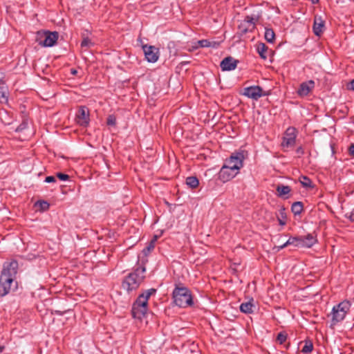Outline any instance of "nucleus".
I'll use <instances>...</instances> for the list:
<instances>
[{"mask_svg": "<svg viewBox=\"0 0 354 354\" xmlns=\"http://www.w3.org/2000/svg\"><path fill=\"white\" fill-rule=\"evenodd\" d=\"M147 259H143L140 263V257H138V263L136 268L127 276L124 277L122 282V287L127 290L128 293L137 290L145 278L146 267L145 263Z\"/></svg>", "mask_w": 354, "mask_h": 354, "instance_id": "obj_1", "label": "nucleus"}, {"mask_svg": "<svg viewBox=\"0 0 354 354\" xmlns=\"http://www.w3.org/2000/svg\"><path fill=\"white\" fill-rule=\"evenodd\" d=\"M156 292V289L150 288L139 295L131 308V315L133 318L142 319L145 316L148 310V300L150 296Z\"/></svg>", "mask_w": 354, "mask_h": 354, "instance_id": "obj_2", "label": "nucleus"}, {"mask_svg": "<svg viewBox=\"0 0 354 354\" xmlns=\"http://www.w3.org/2000/svg\"><path fill=\"white\" fill-rule=\"evenodd\" d=\"M174 304L180 308H187L194 306L191 290L181 283H176L172 292Z\"/></svg>", "mask_w": 354, "mask_h": 354, "instance_id": "obj_3", "label": "nucleus"}, {"mask_svg": "<svg viewBox=\"0 0 354 354\" xmlns=\"http://www.w3.org/2000/svg\"><path fill=\"white\" fill-rule=\"evenodd\" d=\"M317 241L316 236L312 234H308L306 236H290L286 242L282 245L276 246L277 251H279L288 245H292L298 248H311Z\"/></svg>", "mask_w": 354, "mask_h": 354, "instance_id": "obj_4", "label": "nucleus"}, {"mask_svg": "<svg viewBox=\"0 0 354 354\" xmlns=\"http://www.w3.org/2000/svg\"><path fill=\"white\" fill-rule=\"evenodd\" d=\"M351 304L348 300H344L333 306L331 313L328 315L330 319V326L342 322L350 311Z\"/></svg>", "mask_w": 354, "mask_h": 354, "instance_id": "obj_5", "label": "nucleus"}, {"mask_svg": "<svg viewBox=\"0 0 354 354\" xmlns=\"http://www.w3.org/2000/svg\"><path fill=\"white\" fill-rule=\"evenodd\" d=\"M58 38L57 31L39 30L37 32L35 41L42 46L51 47L57 43Z\"/></svg>", "mask_w": 354, "mask_h": 354, "instance_id": "obj_6", "label": "nucleus"}, {"mask_svg": "<svg viewBox=\"0 0 354 354\" xmlns=\"http://www.w3.org/2000/svg\"><path fill=\"white\" fill-rule=\"evenodd\" d=\"M261 17V14L247 15L238 26L241 35L251 32L256 28V24Z\"/></svg>", "mask_w": 354, "mask_h": 354, "instance_id": "obj_7", "label": "nucleus"}, {"mask_svg": "<svg viewBox=\"0 0 354 354\" xmlns=\"http://www.w3.org/2000/svg\"><path fill=\"white\" fill-rule=\"evenodd\" d=\"M246 153L244 150L235 151L232 153L230 156L225 160V165L228 167H232L234 165L237 167V170L240 169L243 167V161L245 158V153Z\"/></svg>", "mask_w": 354, "mask_h": 354, "instance_id": "obj_8", "label": "nucleus"}, {"mask_svg": "<svg viewBox=\"0 0 354 354\" xmlns=\"http://www.w3.org/2000/svg\"><path fill=\"white\" fill-rule=\"evenodd\" d=\"M17 288V282L5 275L0 274V296L8 295L11 290Z\"/></svg>", "mask_w": 354, "mask_h": 354, "instance_id": "obj_9", "label": "nucleus"}, {"mask_svg": "<svg viewBox=\"0 0 354 354\" xmlns=\"http://www.w3.org/2000/svg\"><path fill=\"white\" fill-rule=\"evenodd\" d=\"M239 171L237 170V167L234 165L228 167L223 165L218 174V178L222 183H227L234 178Z\"/></svg>", "mask_w": 354, "mask_h": 354, "instance_id": "obj_10", "label": "nucleus"}, {"mask_svg": "<svg viewBox=\"0 0 354 354\" xmlns=\"http://www.w3.org/2000/svg\"><path fill=\"white\" fill-rule=\"evenodd\" d=\"M297 130L295 127H289L282 138L281 146L285 148L293 147L296 144Z\"/></svg>", "mask_w": 354, "mask_h": 354, "instance_id": "obj_11", "label": "nucleus"}, {"mask_svg": "<svg viewBox=\"0 0 354 354\" xmlns=\"http://www.w3.org/2000/svg\"><path fill=\"white\" fill-rule=\"evenodd\" d=\"M18 268L19 263L17 260L12 259L10 261H6L3 265V269L1 272V274L5 275L13 280H16Z\"/></svg>", "mask_w": 354, "mask_h": 354, "instance_id": "obj_12", "label": "nucleus"}, {"mask_svg": "<svg viewBox=\"0 0 354 354\" xmlns=\"http://www.w3.org/2000/svg\"><path fill=\"white\" fill-rule=\"evenodd\" d=\"M75 122L81 127H86L90 123V111L87 106H80L75 115Z\"/></svg>", "mask_w": 354, "mask_h": 354, "instance_id": "obj_13", "label": "nucleus"}, {"mask_svg": "<svg viewBox=\"0 0 354 354\" xmlns=\"http://www.w3.org/2000/svg\"><path fill=\"white\" fill-rule=\"evenodd\" d=\"M242 94L248 98H251L254 100H257L261 97L267 95L263 93V88L260 86H251L244 88Z\"/></svg>", "mask_w": 354, "mask_h": 354, "instance_id": "obj_14", "label": "nucleus"}, {"mask_svg": "<svg viewBox=\"0 0 354 354\" xmlns=\"http://www.w3.org/2000/svg\"><path fill=\"white\" fill-rule=\"evenodd\" d=\"M145 58L149 62L154 63L159 57V49L153 46L144 45L142 46Z\"/></svg>", "mask_w": 354, "mask_h": 354, "instance_id": "obj_15", "label": "nucleus"}, {"mask_svg": "<svg viewBox=\"0 0 354 354\" xmlns=\"http://www.w3.org/2000/svg\"><path fill=\"white\" fill-rule=\"evenodd\" d=\"M315 82L312 80L302 82L297 91L299 97H304L307 96L315 88Z\"/></svg>", "mask_w": 354, "mask_h": 354, "instance_id": "obj_16", "label": "nucleus"}, {"mask_svg": "<svg viewBox=\"0 0 354 354\" xmlns=\"http://www.w3.org/2000/svg\"><path fill=\"white\" fill-rule=\"evenodd\" d=\"M238 63L239 60L231 56H228L225 57L221 62L220 67L223 71H230L234 70L236 68Z\"/></svg>", "mask_w": 354, "mask_h": 354, "instance_id": "obj_17", "label": "nucleus"}, {"mask_svg": "<svg viewBox=\"0 0 354 354\" xmlns=\"http://www.w3.org/2000/svg\"><path fill=\"white\" fill-rule=\"evenodd\" d=\"M325 28V21L322 19V17H315L314 23H313V32L316 36H320L324 30Z\"/></svg>", "mask_w": 354, "mask_h": 354, "instance_id": "obj_18", "label": "nucleus"}, {"mask_svg": "<svg viewBox=\"0 0 354 354\" xmlns=\"http://www.w3.org/2000/svg\"><path fill=\"white\" fill-rule=\"evenodd\" d=\"M221 44V41L209 39H201L197 41V45L193 47V49L198 48H207L210 47L213 48H217Z\"/></svg>", "mask_w": 354, "mask_h": 354, "instance_id": "obj_19", "label": "nucleus"}, {"mask_svg": "<svg viewBox=\"0 0 354 354\" xmlns=\"http://www.w3.org/2000/svg\"><path fill=\"white\" fill-rule=\"evenodd\" d=\"M276 191L277 192V195L279 197H283L284 198H288V196H285L291 192V188L288 185H284L282 184H279L276 187Z\"/></svg>", "mask_w": 354, "mask_h": 354, "instance_id": "obj_20", "label": "nucleus"}, {"mask_svg": "<svg viewBox=\"0 0 354 354\" xmlns=\"http://www.w3.org/2000/svg\"><path fill=\"white\" fill-rule=\"evenodd\" d=\"M254 299L252 298L247 302L242 303L240 305V310L241 312L246 314H250L253 313V309L254 308V305L253 304Z\"/></svg>", "mask_w": 354, "mask_h": 354, "instance_id": "obj_21", "label": "nucleus"}, {"mask_svg": "<svg viewBox=\"0 0 354 354\" xmlns=\"http://www.w3.org/2000/svg\"><path fill=\"white\" fill-rule=\"evenodd\" d=\"M268 50V47L264 43L259 42L257 44V50L261 59H267L266 53Z\"/></svg>", "mask_w": 354, "mask_h": 354, "instance_id": "obj_22", "label": "nucleus"}, {"mask_svg": "<svg viewBox=\"0 0 354 354\" xmlns=\"http://www.w3.org/2000/svg\"><path fill=\"white\" fill-rule=\"evenodd\" d=\"M264 38L267 41V42L272 44L275 41V33L272 28H265V34Z\"/></svg>", "mask_w": 354, "mask_h": 354, "instance_id": "obj_23", "label": "nucleus"}, {"mask_svg": "<svg viewBox=\"0 0 354 354\" xmlns=\"http://www.w3.org/2000/svg\"><path fill=\"white\" fill-rule=\"evenodd\" d=\"M304 210V204L301 201L294 202L291 206V211L294 215H300Z\"/></svg>", "mask_w": 354, "mask_h": 354, "instance_id": "obj_24", "label": "nucleus"}, {"mask_svg": "<svg viewBox=\"0 0 354 354\" xmlns=\"http://www.w3.org/2000/svg\"><path fill=\"white\" fill-rule=\"evenodd\" d=\"M302 342L304 343V346L301 349V352L306 354L311 353L313 350V341L307 337L304 342H301L300 344Z\"/></svg>", "mask_w": 354, "mask_h": 354, "instance_id": "obj_25", "label": "nucleus"}, {"mask_svg": "<svg viewBox=\"0 0 354 354\" xmlns=\"http://www.w3.org/2000/svg\"><path fill=\"white\" fill-rule=\"evenodd\" d=\"M279 224L281 226H284L286 224L287 216L286 212V208L281 207L279 209V215L277 216Z\"/></svg>", "mask_w": 354, "mask_h": 354, "instance_id": "obj_26", "label": "nucleus"}, {"mask_svg": "<svg viewBox=\"0 0 354 354\" xmlns=\"http://www.w3.org/2000/svg\"><path fill=\"white\" fill-rule=\"evenodd\" d=\"M186 184L192 189L196 188L199 185V180L196 176H189L186 178Z\"/></svg>", "mask_w": 354, "mask_h": 354, "instance_id": "obj_27", "label": "nucleus"}, {"mask_svg": "<svg viewBox=\"0 0 354 354\" xmlns=\"http://www.w3.org/2000/svg\"><path fill=\"white\" fill-rule=\"evenodd\" d=\"M300 183L304 187L306 188H313L314 185L310 178L306 176H301L300 178Z\"/></svg>", "mask_w": 354, "mask_h": 354, "instance_id": "obj_28", "label": "nucleus"}, {"mask_svg": "<svg viewBox=\"0 0 354 354\" xmlns=\"http://www.w3.org/2000/svg\"><path fill=\"white\" fill-rule=\"evenodd\" d=\"M38 205L40 210L42 212L46 211L49 209L50 204L46 201H38L36 203Z\"/></svg>", "mask_w": 354, "mask_h": 354, "instance_id": "obj_29", "label": "nucleus"}, {"mask_svg": "<svg viewBox=\"0 0 354 354\" xmlns=\"http://www.w3.org/2000/svg\"><path fill=\"white\" fill-rule=\"evenodd\" d=\"M155 248L153 241H150L148 245L142 250V254L147 257Z\"/></svg>", "mask_w": 354, "mask_h": 354, "instance_id": "obj_30", "label": "nucleus"}, {"mask_svg": "<svg viewBox=\"0 0 354 354\" xmlns=\"http://www.w3.org/2000/svg\"><path fill=\"white\" fill-rule=\"evenodd\" d=\"M106 124L108 126L114 127L116 125V117L115 115H109L106 118Z\"/></svg>", "mask_w": 354, "mask_h": 354, "instance_id": "obj_31", "label": "nucleus"}, {"mask_svg": "<svg viewBox=\"0 0 354 354\" xmlns=\"http://www.w3.org/2000/svg\"><path fill=\"white\" fill-rule=\"evenodd\" d=\"M28 127V119L24 118L21 123L17 127L15 131L21 132Z\"/></svg>", "mask_w": 354, "mask_h": 354, "instance_id": "obj_32", "label": "nucleus"}, {"mask_svg": "<svg viewBox=\"0 0 354 354\" xmlns=\"http://www.w3.org/2000/svg\"><path fill=\"white\" fill-rule=\"evenodd\" d=\"M287 337H288L287 333H278L276 341L279 344H282L286 341Z\"/></svg>", "mask_w": 354, "mask_h": 354, "instance_id": "obj_33", "label": "nucleus"}, {"mask_svg": "<svg viewBox=\"0 0 354 354\" xmlns=\"http://www.w3.org/2000/svg\"><path fill=\"white\" fill-rule=\"evenodd\" d=\"M93 44L91 42V39L88 37H85L82 39L81 42V47H90Z\"/></svg>", "mask_w": 354, "mask_h": 354, "instance_id": "obj_34", "label": "nucleus"}, {"mask_svg": "<svg viewBox=\"0 0 354 354\" xmlns=\"http://www.w3.org/2000/svg\"><path fill=\"white\" fill-rule=\"evenodd\" d=\"M56 176L60 180H62V181L68 180L69 179V178H70V176L68 174H64V173H61V172L57 173Z\"/></svg>", "mask_w": 354, "mask_h": 354, "instance_id": "obj_35", "label": "nucleus"}, {"mask_svg": "<svg viewBox=\"0 0 354 354\" xmlns=\"http://www.w3.org/2000/svg\"><path fill=\"white\" fill-rule=\"evenodd\" d=\"M295 152H296L298 158H300L301 156H303L305 153L304 149L303 148L302 146L298 147L296 149Z\"/></svg>", "mask_w": 354, "mask_h": 354, "instance_id": "obj_36", "label": "nucleus"}, {"mask_svg": "<svg viewBox=\"0 0 354 354\" xmlns=\"http://www.w3.org/2000/svg\"><path fill=\"white\" fill-rule=\"evenodd\" d=\"M44 181L48 183H55L56 178L54 176H48L46 177Z\"/></svg>", "mask_w": 354, "mask_h": 354, "instance_id": "obj_37", "label": "nucleus"}, {"mask_svg": "<svg viewBox=\"0 0 354 354\" xmlns=\"http://www.w3.org/2000/svg\"><path fill=\"white\" fill-rule=\"evenodd\" d=\"M348 153L351 156L354 158V144L352 143L350 145L348 149Z\"/></svg>", "mask_w": 354, "mask_h": 354, "instance_id": "obj_38", "label": "nucleus"}, {"mask_svg": "<svg viewBox=\"0 0 354 354\" xmlns=\"http://www.w3.org/2000/svg\"><path fill=\"white\" fill-rule=\"evenodd\" d=\"M346 217L351 222H354V209L350 213L346 214Z\"/></svg>", "mask_w": 354, "mask_h": 354, "instance_id": "obj_39", "label": "nucleus"}, {"mask_svg": "<svg viewBox=\"0 0 354 354\" xmlns=\"http://www.w3.org/2000/svg\"><path fill=\"white\" fill-rule=\"evenodd\" d=\"M348 89L352 90V91H354V80H353L350 82L349 86H348Z\"/></svg>", "mask_w": 354, "mask_h": 354, "instance_id": "obj_40", "label": "nucleus"}, {"mask_svg": "<svg viewBox=\"0 0 354 354\" xmlns=\"http://www.w3.org/2000/svg\"><path fill=\"white\" fill-rule=\"evenodd\" d=\"M320 334L322 335V338L324 339L326 342H328V337H327V333H321Z\"/></svg>", "mask_w": 354, "mask_h": 354, "instance_id": "obj_41", "label": "nucleus"}, {"mask_svg": "<svg viewBox=\"0 0 354 354\" xmlns=\"http://www.w3.org/2000/svg\"><path fill=\"white\" fill-rule=\"evenodd\" d=\"M346 338L348 339H354V333H346Z\"/></svg>", "mask_w": 354, "mask_h": 354, "instance_id": "obj_42", "label": "nucleus"}, {"mask_svg": "<svg viewBox=\"0 0 354 354\" xmlns=\"http://www.w3.org/2000/svg\"><path fill=\"white\" fill-rule=\"evenodd\" d=\"M71 73L72 75H75L77 73V71L76 69H75V68H71Z\"/></svg>", "mask_w": 354, "mask_h": 354, "instance_id": "obj_43", "label": "nucleus"}, {"mask_svg": "<svg viewBox=\"0 0 354 354\" xmlns=\"http://www.w3.org/2000/svg\"><path fill=\"white\" fill-rule=\"evenodd\" d=\"M158 236L155 235L153 238L150 241H153V245H155V243L157 241Z\"/></svg>", "mask_w": 354, "mask_h": 354, "instance_id": "obj_44", "label": "nucleus"}, {"mask_svg": "<svg viewBox=\"0 0 354 354\" xmlns=\"http://www.w3.org/2000/svg\"><path fill=\"white\" fill-rule=\"evenodd\" d=\"M67 310H64V311H59V310H56V313L58 314V315H63L65 312H66Z\"/></svg>", "mask_w": 354, "mask_h": 354, "instance_id": "obj_45", "label": "nucleus"}, {"mask_svg": "<svg viewBox=\"0 0 354 354\" xmlns=\"http://www.w3.org/2000/svg\"><path fill=\"white\" fill-rule=\"evenodd\" d=\"M4 84L5 81L3 80V76L0 77V84Z\"/></svg>", "mask_w": 354, "mask_h": 354, "instance_id": "obj_46", "label": "nucleus"}, {"mask_svg": "<svg viewBox=\"0 0 354 354\" xmlns=\"http://www.w3.org/2000/svg\"><path fill=\"white\" fill-rule=\"evenodd\" d=\"M5 349V346L0 345V353H2Z\"/></svg>", "mask_w": 354, "mask_h": 354, "instance_id": "obj_47", "label": "nucleus"}, {"mask_svg": "<svg viewBox=\"0 0 354 354\" xmlns=\"http://www.w3.org/2000/svg\"><path fill=\"white\" fill-rule=\"evenodd\" d=\"M313 4H317L319 2V0H310Z\"/></svg>", "mask_w": 354, "mask_h": 354, "instance_id": "obj_48", "label": "nucleus"}, {"mask_svg": "<svg viewBox=\"0 0 354 354\" xmlns=\"http://www.w3.org/2000/svg\"><path fill=\"white\" fill-rule=\"evenodd\" d=\"M189 62H182L180 63V64H181V65H184V64H189Z\"/></svg>", "mask_w": 354, "mask_h": 354, "instance_id": "obj_49", "label": "nucleus"}, {"mask_svg": "<svg viewBox=\"0 0 354 354\" xmlns=\"http://www.w3.org/2000/svg\"><path fill=\"white\" fill-rule=\"evenodd\" d=\"M286 349H288L290 346V343H288L286 346Z\"/></svg>", "mask_w": 354, "mask_h": 354, "instance_id": "obj_50", "label": "nucleus"}, {"mask_svg": "<svg viewBox=\"0 0 354 354\" xmlns=\"http://www.w3.org/2000/svg\"><path fill=\"white\" fill-rule=\"evenodd\" d=\"M1 97L6 98V96L4 95V93H2V94L1 95Z\"/></svg>", "mask_w": 354, "mask_h": 354, "instance_id": "obj_51", "label": "nucleus"}]
</instances>
